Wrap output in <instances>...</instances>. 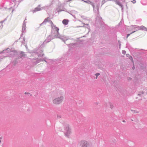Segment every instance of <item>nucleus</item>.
<instances>
[{"label":"nucleus","mask_w":147,"mask_h":147,"mask_svg":"<svg viewBox=\"0 0 147 147\" xmlns=\"http://www.w3.org/2000/svg\"><path fill=\"white\" fill-rule=\"evenodd\" d=\"M51 23L52 28L54 29L55 30L57 31V32L58 33L59 30V28L55 26H53L54 24L53 22L51 21Z\"/></svg>","instance_id":"20e7f679"},{"label":"nucleus","mask_w":147,"mask_h":147,"mask_svg":"<svg viewBox=\"0 0 147 147\" xmlns=\"http://www.w3.org/2000/svg\"><path fill=\"white\" fill-rule=\"evenodd\" d=\"M130 34H128L127 36V38L129 37V36L130 35Z\"/></svg>","instance_id":"a211bd4d"},{"label":"nucleus","mask_w":147,"mask_h":147,"mask_svg":"<svg viewBox=\"0 0 147 147\" xmlns=\"http://www.w3.org/2000/svg\"><path fill=\"white\" fill-rule=\"evenodd\" d=\"M1 142V140H0V143Z\"/></svg>","instance_id":"393cba45"},{"label":"nucleus","mask_w":147,"mask_h":147,"mask_svg":"<svg viewBox=\"0 0 147 147\" xmlns=\"http://www.w3.org/2000/svg\"><path fill=\"white\" fill-rule=\"evenodd\" d=\"M122 53L123 54H125L126 53V51H125V50H123L122 51Z\"/></svg>","instance_id":"4468645a"},{"label":"nucleus","mask_w":147,"mask_h":147,"mask_svg":"<svg viewBox=\"0 0 147 147\" xmlns=\"http://www.w3.org/2000/svg\"><path fill=\"white\" fill-rule=\"evenodd\" d=\"M78 103L79 105H83L84 102L82 100H80L78 101Z\"/></svg>","instance_id":"6e6552de"},{"label":"nucleus","mask_w":147,"mask_h":147,"mask_svg":"<svg viewBox=\"0 0 147 147\" xmlns=\"http://www.w3.org/2000/svg\"><path fill=\"white\" fill-rule=\"evenodd\" d=\"M129 59H131V61L133 63L134 62V61H133V59H132V57L131 56H130V57H129Z\"/></svg>","instance_id":"ddd939ff"},{"label":"nucleus","mask_w":147,"mask_h":147,"mask_svg":"<svg viewBox=\"0 0 147 147\" xmlns=\"http://www.w3.org/2000/svg\"><path fill=\"white\" fill-rule=\"evenodd\" d=\"M47 21H48V20L47 19H45V20H44V23L45 22H47Z\"/></svg>","instance_id":"dca6fc26"},{"label":"nucleus","mask_w":147,"mask_h":147,"mask_svg":"<svg viewBox=\"0 0 147 147\" xmlns=\"http://www.w3.org/2000/svg\"><path fill=\"white\" fill-rule=\"evenodd\" d=\"M129 56V54H127V57H128Z\"/></svg>","instance_id":"412c9836"},{"label":"nucleus","mask_w":147,"mask_h":147,"mask_svg":"<svg viewBox=\"0 0 147 147\" xmlns=\"http://www.w3.org/2000/svg\"><path fill=\"white\" fill-rule=\"evenodd\" d=\"M88 145V143L85 140H82L80 143V145L82 147H87Z\"/></svg>","instance_id":"7ed1b4c3"},{"label":"nucleus","mask_w":147,"mask_h":147,"mask_svg":"<svg viewBox=\"0 0 147 147\" xmlns=\"http://www.w3.org/2000/svg\"><path fill=\"white\" fill-rule=\"evenodd\" d=\"M132 68H133V69H134V68H135L133 66Z\"/></svg>","instance_id":"5701e85b"},{"label":"nucleus","mask_w":147,"mask_h":147,"mask_svg":"<svg viewBox=\"0 0 147 147\" xmlns=\"http://www.w3.org/2000/svg\"><path fill=\"white\" fill-rule=\"evenodd\" d=\"M141 93H142V94H143V93H144V92H141Z\"/></svg>","instance_id":"bb28decb"},{"label":"nucleus","mask_w":147,"mask_h":147,"mask_svg":"<svg viewBox=\"0 0 147 147\" xmlns=\"http://www.w3.org/2000/svg\"><path fill=\"white\" fill-rule=\"evenodd\" d=\"M81 0L82 1L84 2H85L86 3H88V4H90L91 5H93V3L91 1H90L88 0L87 1H84V0Z\"/></svg>","instance_id":"0eeeda50"},{"label":"nucleus","mask_w":147,"mask_h":147,"mask_svg":"<svg viewBox=\"0 0 147 147\" xmlns=\"http://www.w3.org/2000/svg\"><path fill=\"white\" fill-rule=\"evenodd\" d=\"M28 94H30V96L33 97L34 96H36L38 95L37 92H31V93H29Z\"/></svg>","instance_id":"39448f33"},{"label":"nucleus","mask_w":147,"mask_h":147,"mask_svg":"<svg viewBox=\"0 0 147 147\" xmlns=\"http://www.w3.org/2000/svg\"><path fill=\"white\" fill-rule=\"evenodd\" d=\"M68 20L64 19L63 20L62 23L65 25H67L68 24Z\"/></svg>","instance_id":"423d86ee"},{"label":"nucleus","mask_w":147,"mask_h":147,"mask_svg":"<svg viewBox=\"0 0 147 147\" xmlns=\"http://www.w3.org/2000/svg\"><path fill=\"white\" fill-rule=\"evenodd\" d=\"M138 96H140V95H141V94H138Z\"/></svg>","instance_id":"aec40b11"},{"label":"nucleus","mask_w":147,"mask_h":147,"mask_svg":"<svg viewBox=\"0 0 147 147\" xmlns=\"http://www.w3.org/2000/svg\"><path fill=\"white\" fill-rule=\"evenodd\" d=\"M99 104L98 102H96L95 103V104L96 105H98Z\"/></svg>","instance_id":"6ab92c4d"},{"label":"nucleus","mask_w":147,"mask_h":147,"mask_svg":"<svg viewBox=\"0 0 147 147\" xmlns=\"http://www.w3.org/2000/svg\"><path fill=\"white\" fill-rule=\"evenodd\" d=\"M100 75V74L98 73H97L95 75L96 76V79H97V78L98 76Z\"/></svg>","instance_id":"f8f14e48"},{"label":"nucleus","mask_w":147,"mask_h":147,"mask_svg":"<svg viewBox=\"0 0 147 147\" xmlns=\"http://www.w3.org/2000/svg\"><path fill=\"white\" fill-rule=\"evenodd\" d=\"M64 99L63 95L61 94L56 98L53 100V103L55 105H59L61 103Z\"/></svg>","instance_id":"f257e3e1"},{"label":"nucleus","mask_w":147,"mask_h":147,"mask_svg":"<svg viewBox=\"0 0 147 147\" xmlns=\"http://www.w3.org/2000/svg\"><path fill=\"white\" fill-rule=\"evenodd\" d=\"M132 2L133 3H135L136 2L135 0H133V1H132Z\"/></svg>","instance_id":"2eb2a0df"},{"label":"nucleus","mask_w":147,"mask_h":147,"mask_svg":"<svg viewBox=\"0 0 147 147\" xmlns=\"http://www.w3.org/2000/svg\"><path fill=\"white\" fill-rule=\"evenodd\" d=\"M131 111H132L134 113H139V112L137 111L136 110H133L131 109Z\"/></svg>","instance_id":"1a4fd4ad"},{"label":"nucleus","mask_w":147,"mask_h":147,"mask_svg":"<svg viewBox=\"0 0 147 147\" xmlns=\"http://www.w3.org/2000/svg\"><path fill=\"white\" fill-rule=\"evenodd\" d=\"M1 138H2L1 137L0 139H1Z\"/></svg>","instance_id":"cd10ccee"},{"label":"nucleus","mask_w":147,"mask_h":147,"mask_svg":"<svg viewBox=\"0 0 147 147\" xmlns=\"http://www.w3.org/2000/svg\"><path fill=\"white\" fill-rule=\"evenodd\" d=\"M135 32V31H134V32H132V33H131H131H134V32Z\"/></svg>","instance_id":"b1692460"},{"label":"nucleus","mask_w":147,"mask_h":147,"mask_svg":"<svg viewBox=\"0 0 147 147\" xmlns=\"http://www.w3.org/2000/svg\"><path fill=\"white\" fill-rule=\"evenodd\" d=\"M57 117L58 118H60L61 117V116L59 115H57Z\"/></svg>","instance_id":"f3484780"},{"label":"nucleus","mask_w":147,"mask_h":147,"mask_svg":"<svg viewBox=\"0 0 147 147\" xmlns=\"http://www.w3.org/2000/svg\"><path fill=\"white\" fill-rule=\"evenodd\" d=\"M123 122H125V121L124 120L123 121Z\"/></svg>","instance_id":"4be33fe9"},{"label":"nucleus","mask_w":147,"mask_h":147,"mask_svg":"<svg viewBox=\"0 0 147 147\" xmlns=\"http://www.w3.org/2000/svg\"><path fill=\"white\" fill-rule=\"evenodd\" d=\"M109 103L110 105V107L111 109H112L113 107V105L111 104L110 102H109Z\"/></svg>","instance_id":"9d476101"},{"label":"nucleus","mask_w":147,"mask_h":147,"mask_svg":"<svg viewBox=\"0 0 147 147\" xmlns=\"http://www.w3.org/2000/svg\"><path fill=\"white\" fill-rule=\"evenodd\" d=\"M131 121H133V119H131Z\"/></svg>","instance_id":"a878e982"},{"label":"nucleus","mask_w":147,"mask_h":147,"mask_svg":"<svg viewBox=\"0 0 147 147\" xmlns=\"http://www.w3.org/2000/svg\"><path fill=\"white\" fill-rule=\"evenodd\" d=\"M65 136L67 137H69L70 134L71 133V129L69 128L68 124H65Z\"/></svg>","instance_id":"f03ea898"},{"label":"nucleus","mask_w":147,"mask_h":147,"mask_svg":"<svg viewBox=\"0 0 147 147\" xmlns=\"http://www.w3.org/2000/svg\"><path fill=\"white\" fill-rule=\"evenodd\" d=\"M29 93H31V92H25V94L26 95H28V96L30 97L31 96H30V94H28Z\"/></svg>","instance_id":"9b49d317"}]
</instances>
